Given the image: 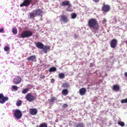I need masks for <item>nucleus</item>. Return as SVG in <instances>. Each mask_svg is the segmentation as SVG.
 <instances>
[{
	"instance_id": "f3484780",
	"label": "nucleus",
	"mask_w": 127,
	"mask_h": 127,
	"mask_svg": "<svg viewBox=\"0 0 127 127\" xmlns=\"http://www.w3.org/2000/svg\"><path fill=\"white\" fill-rule=\"evenodd\" d=\"M62 87L64 88H68L69 87V84L68 82L64 83L63 84Z\"/></svg>"
},
{
	"instance_id": "c9c22d12",
	"label": "nucleus",
	"mask_w": 127,
	"mask_h": 127,
	"mask_svg": "<svg viewBox=\"0 0 127 127\" xmlns=\"http://www.w3.org/2000/svg\"><path fill=\"white\" fill-rule=\"evenodd\" d=\"M100 0H93V1L95 3H97L99 2Z\"/></svg>"
},
{
	"instance_id": "bb28decb",
	"label": "nucleus",
	"mask_w": 127,
	"mask_h": 127,
	"mask_svg": "<svg viewBox=\"0 0 127 127\" xmlns=\"http://www.w3.org/2000/svg\"><path fill=\"white\" fill-rule=\"evenodd\" d=\"M29 91V89L27 88L23 89L22 92V93L23 94H25L27 93Z\"/></svg>"
},
{
	"instance_id": "f257e3e1",
	"label": "nucleus",
	"mask_w": 127,
	"mask_h": 127,
	"mask_svg": "<svg viewBox=\"0 0 127 127\" xmlns=\"http://www.w3.org/2000/svg\"><path fill=\"white\" fill-rule=\"evenodd\" d=\"M88 25L90 29L92 28L95 30L98 29L99 27L97 21L94 18L89 19L88 21Z\"/></svg>"
},
{
	"instance_id": "1a4fd4ad",
	"label": "nucleus",
	"mask_w": 127,
	"mask_h": 127,
	"mask_svg": "<svg viewBox=\"0 0 127 127\" xmlns=\"http://www.w3.org/2000/svg\"><path fill=\"white\" fill-rule=\"evenodd\" d=\"M117 43V42L116 39H113L110 42V46L112 48H115L116 46Z\"/></svg>"
},
{
	"instance_id": "f03ea898",
	"label": "nucleus",
	"mask_w": 127,
	"mask_h": 127,
	"mask_svg": "<svg viewBox=\"0 0 127 127\" xmlns=\"http://www.w3.org/2000/svg\"><path fill=\"white\" fill-rule=\"evenodd\" d=\"M44 13L43 11L40 9H38L36 10L33 11L32 12L30 13L29 19L33 18L37 16H40L42 17Z\"/></svg>"
},
{
	"instance_id": "7c9ffc66",
	"label": "nucleus",
	"mask_w": 127,
	"mask_h": 127,
	"mask_svg": "<svg viewBox=\"0 0 127 127\" xmlns=\"http://www.w3.org/2000/svg\"><path fill=\"white\" fill-rule=\"evenodd\" d=\"M121 102L122 103H126L127 102V98L125 99H122L121 100Z\"/></svg>"
},
{
	"instance_id": "a878e982",
	"label": "nucleus",
	"mask_w": 127,
	"mask_h": 127,
	"mask_svg": "<svg viewBox=\"0 0 127 127\" xmlns=\"http://www.w3.org/2000/svg\"><path fill=\"white\" fill-rule=\"evenodd\" d=\"M22 103V101L21 100H20L18 101H17L16 103V105L17 106H20L21 105Z\"/></svg>"
},
{
	"instance_id": "393cba45",
	"label": "nucleus",
	"mask_w": 127,
	"mask_h": 127,
	"mask_svg": "<svg viewBox=\"0 0 127 127\" xmlns=\"http://www.w3.org/2000/svg\"><path fill=\"white\" fill-rule=\"evenodd\" d=\"M39 127H48V126L45 123H42L40 124Z\"/></svg>"
},
{
	"instance_id": "9b49d317",
	"label": "nucleus",
	"mask_w": 127,
	"mask_h": 127,
	"mask_svg": "<svg viewBox=\"0 0 127 127\" xmlns=\"http://www.w3.org/2000/svg\"><path fill=\"white\" fill-rule=\"evenodd\" d=\"M29 112L31 115H34L37 114V110L35 108H31L30 109Z\"/></svg>"
},
{
	"instance_id": "ddd939ff",
	"label": "nucleus",
	"mask_w": 127,
	"mask_h": 127,
	"mask_svg": "<svg viewBox=\"0 0 127 127\" xmlns=\"http://www.w3.org/2000/svg\"><path fill=\"white\" fill-rule=\"evenodd\" d=\"M42 49V50L44 51V53L46 54L47 53V52L49 51L50 48L49 46L44 45V47Z\"/></svg>"
},
{
	"instance_id": "f704fd0d",
	"label": "nucleus",
	"mask_w": 127,
	"mask_h": 127,
	"mask_svg": "<svg viewBox=\"0 0 127 127\" xmlns=\"http://www.w3.org/2000/svg\"><path fill=\"white\" fill-rule=\"evenodd\" d=\"M106 22V20L105 19H104L102 21V23L103 24H105Z\"/></svg>"
},
{
	"instance_id": "0eeeda50",
	"label": "nucleus",
	"mask_w": 127,
	"mask_h": 127,
	"mask_svg": "<svg viewBox=\"0 0 127 127\" xmlns=\"http://www.w3.org/2000/svg\"><path fill=\"white\" fill-rule=\"evenodd\" d=\"M8 99L7 97L4 96L2 93L0 94V103L3 104Z\"/></svg>"
},
{
	"instance_id": "e433bc0d",
	"label": "nucleus",
	"mask_w": 127,
	"mask_h": 127,
	"mask_svg": "<svg viewBox=\"0 0 127 127\" xmlns=\"http://www.w3.org/2000/svg\"><path fill=\"white\" fill-rule=\"evenodd\" d=\"M4 31V29L2 28L0 29V32H1Z\"/></svg>"
},
{
	"instance_id": "473e14b6",
	"label": "nucleus",
	"mask_w": 127,
	"mask_h": 127,
	"mask_svg": "<svg viewBox=\"0 0 127 127\" xmlns=\"http://www.w3.org/2000/svg\"><path fill=\"white\" fill-rule=\"evenodd\" d=\"M68 105L66 104H64L62 105V107L63 108H66L68 107Z\"/></svg>"
},
{
	"instance_id": "cd10ccee",
	"label": "nucleus",
	"mask_w": 127,
	"mask_h": 127,
	"mask_svg": "<svg viewBox=\"0 0 127 127\" xmlns=\"http://www.w3.org/2000/svg\"><path fill=\"white\" fill-rule=\"evenodd\" d=\"M118 124L122 127L124 126L125 125V123L124 122H122L120 121H118Z\"/></svg>"
},
{
	"instance_id": "7ed1b4c3",
	"label": "nucleus",
	"mask_w": 127,
	"mask_h": 127,
	"mask_svg": "<svg viewBox=\"0 0 127 127\" xmlns=\"http://www.w3.org/2000/svg\"><path fill=\"white\" fill-rule=\"evenodd\" d=\"M33 33L30 31H24L22 32L20 36H19V38H25L28 37L32 35Z\"/></svg>"
},
{
	"instance_id": "58836bf2",
	"label": "nucleus",
	"mask_w": 127,
	"mask_h": 127,
	"mask_svg": "<svg viewBox=\"0 0 127 127\" xmlns=\"http://www.w3.org/2000/svg\"><path fill=\"white\" fill-rule=\"evenodd\" d=\"M74 37L75 39H76L77 37V35L76 34H74Z\"/></svg>"
},
{
	"instance_id": "72a5a7b5",
	"label": "nucleus",
	"mask_w": 127,
	"mask_h": 127,
	"mask_svg": "<svg viewBox=\"0 0 127 127\" xmlns=\"http://www.w3.org/2000/svg\"><path fill=\"white\" fill-rule=\"evenodd\" d=\"M12 88L13 89L16 90H17L18 89V87L16 86L15 85L13 86Z\"/></svg>"
},
{
	"instance_id": "20e7f679",
	"label": "nucleus",
	"mask_w": 127,
	"mask_h": 127,
	"mask_svg": "<svg viewBox=\"0 0 127 127\" xmlns=\"http://www.w3.org/2000/svg\"><path fill=\"white\" fill-rule=\"evenodd\" d=\"M14 113L13 116L15 118L18 119H20L22 116V114L20 111L18 109H16L14 111Z\"/></svg>"
},
{
	"instance_id": "aec40b11",
	"label": "nucleus",
	"mask_w": 127,
	"mask_h": 127,
	"mask_svg": "<svg viewBox=\"0 0 127 127\" xmlns=\"http://www.w3.org/2000/svg\"><path fill=\"white\" fill-rule=\"evenodd\" d=\"M85 126L83 123H78L75 127H84Z\"/></svg>"
},
{
	"instance_id": "423d86ee",
	"label": "nucleus",
	"mask_w": 127,
	"mask_h": 127,
	"mask_svg": "<svg viewBox=\"0 0 127 127\" xmlns=\"http://www.w3.org/2000/svg\"><path fill=\"white\" fill-rule=\"evenodd\" d=\"M59 17L60 18V20L64 23H66L69 21L67 17L65 15L62 14L59 16Z\"/></svg>"
},
{
	"instance_id": "4468645a",
	"label": "nucleus",
	"mask_w": 127,
	"mask_h": 127,
	"mask_svg": "<svg viewBox=\"0 0 127 127\" xmlns=\"http://www.w3.org/2000/svg\"><path fill=\"white\" fill-rule=\"evenodd\" d=\"M36 46L39 49H42L44 47V45L40 42H37L36 44Z\"/></svg>"
},
{
	"instance_id": "c756f323",
	"label": "nucleus",
	"mask_w": 127,
	"mask_h": 127,
	"mask_svg": "<svg viewBox=\"0 0 127 127\" xmlns=\"http://www.w3.org/2000/svg\"><path fill=\"white\" fill-rule=\"evenodd\" d=\"M12 32L14 34H16L17 33V31L16 29L14 28L12 30Z\"/></svg>"
},
{
	"instance_id": "2eb2a0df",
	"label": "nucleus",
	"mask_w": 127,
	"mask_h": 127,
	"mask_svg": "<svg viewBox=\"0 0 127 127\" xmlns=\"http://www.w3.org/2000/svg\"><path fill=\"white\" fill-rule=\"evenodd\" d=\"M36 58V56L35 55L31 56L27 59L28 61H31L32 62L34 61Z\"/></svg>"
},
{
	"instance_id": "a211bd4d",
	"label": "nucleus",
	"mask_w": 127,
	"mask_h": 127,
	"mask_svg": "<svg viewBox=\"0 0 127 127\" xmlns=\"http://www.w3.org/2000/svg\"><path fill=\"white\" fill-rule=\"evenodd\" d=\"M112 89L115 91H118L120 90L119 86L117 85H114Z\"/></svg>"
},
{
	"instance_id": "412c9836",
	"label": "nucleus",
	"mask_w": 127,
	"mask_h": 127,
	"mask_svg": "<svg viewBox=\"0 0 127 127\" xmlns=\"http://www.w3.org/2000/svg\"><path fill=\"white\" fill-rule=\"evenodd\" d=\"M57 100V99L56 98V97H51L50 98V99H48V101L49 102H54V101L56 100Z\"/></svg>"
},
{
	"instance_id": "39448f33",
	"label": "nucleus",
	"mask_w": 127,
	"mask_h": 127,
	"mask_svg": "<svg viewBox=\"0 0 127 127\" xmlns=\"http://www.w3.org/2000/svg\"><path fill=\"white\" fill-rule=\"evenodd\" d=\"M25 98L27 101L32 102L36 99V96H33L31 94L29 93L25 96Z\"/></svg>"
},
{
	"instance_id": "f8f14e48",
	"label": "nucleus",
	"mask_w": 127,
	"mask_h": 127,
	"mask_svg": "<svg viewBox=\"0 0 127 127\" xmlns=\"http://www.w3.org/2000/svg\"><path fill=\"white\" fill-rule=\"evenodd\" d=\"M86 89L84 88H81L79 91L80 94L81 95H84L86 93Z\"/></svg>"
},
{
	"instance_id": "4be33fe9",
	"label": "nucleus",
	"mask_w": 127,
	"mask_h": 127,
	"mask_svg": "<svg viewBox=\"0 0 127 127\" xmlns=\"http://www.w3.org/2000/svg\"><path fill=\"white\" fill-rule=\"evenodd\" d=\"M50 72H55L57 71V68L55 67H53L50 68L49 69Z\"/></svg>"
},
{
	"instance_id": "ea45409f",
	"label": "nucleus",
	"mask_w": 127,
	"mask_h": 127,
	"mask_svg": "<svg viewBox=\"0 0 127 127\" xmlns=\"http://www.w3.org/2000/svg\"><path fill=\"white\" fill-rule=\"evenodd\" d=\"M124 74V75L126 77H127V72H125Z\"/></svg>"
},
{
	"instance_id": "5701e85b",
	"label": "nucleus",
	"mask_w": 127,
	"mask_h": 127,
	"mask_svg": "<svg viewBox=\"0 0 127 127\" xmlns=\"http://www.w3.org/2000/svg\"><path fill=\"white\" fill-rule=\"evenodd\" d=\"M72 6V5L71 4V5L70 6L68 5V7L67 8L66 11H67L72 12L73 11V10L71 9L70 7H71Z\"/></svg>"
},
{
	"instance_id": "6e6552de",
	"label": "nucleus",
	"mask_w": 127,
	"mask_h": 127,
	"mask_svg": "<svg viewBox=\"0 0 127 127\" xmlns=\"http://www.w3.org/2000/svg\"><path fill=\"white\" fill-rule=\"evenodd\" d=\"M103 6L102 7L101 10L104 12H108L110 9V6L108 5H105L104 3Z\"/></svg>"
},
{
	"instance_id": "9d476101",
	"label": "nucleus",
	"mask_w": 127,
	"mask_h": 127,
	"mask_svg": "<svg viewBox=\"0 0 127 127\" xmlns=\"http://www.w3.org/2000/svg\"><path fill=\"white\" fill-rule=\"evenodd\" d=\"M21 81V78L20 76H18L14 78L13 82L15 84H18L20 83Z\"/></svg>"
},
{
	"instance_id": "dca6fc26",
	"label": "nucleus",
	"mask_w": 127,
	"mask_h": 127,
	"mask_svg": "<svg viewBox=\"0 0 127 127\" xmlns=\"http://www.w3.org/2000/svg\"><path fill=\"white\" fill-rule=\"evenodd\" d=\"M71 3L69 1H63L61 5V6H62L64 5H71Z\"/></svg>"
},
{
	"instance_id": "6ab92c4d",
	"label": "nucleus",
	"mask_w": 127,
	"mask_h": 127,
	"mask_svg": "<svg viewBox=\"0 0 127 127\" xmlns=\"http://www.w3.org/2000/svg\"><path fill=\"white\" fill-rule=\"evenodd\" d=\"M62 93L63 95H67L68 94V92L67 90L66 89H63L62 91Z\"/></svg>"
},
{
	"instance_id": "b1692460",
	"label": "nucleus",
	"mask_w": 127,
	"mask_h": 127,
	"mask_svg": "<svg viewBox=\"0 0 127 127\" xmlns=\"http://www.w3.org/2000/svg\"><path fill=\"white\" fill-rule=\"evenodd\" d=\"M59 77L60 79H63L64 78L65 75L63 73H61L59 74Z\"/></svg>"
},
{
	"instance_id": "4c0bfd02",
	"label": "nucleus",
	"mask_w": 127,
	"mask_h": 127,
	"mask_svg": "<svg viewBox=\"0 0 127 127\" xmlns=\"http://www.w3.org/2000/svg\"><path fill=\"white\" fill-rule=\"evenodd\" d=\"M45 76L44 75H43L41 77H40V78L41 79H44L45 78Z\"/></svg>"
},
{
	"instance_id": "2f4dec72",
	"label": "nucleus",
	"mask_w": 127,
	"mask_h": 127,
	"mask_svg": "<svg viewBox=\"0 0 127 127\" xmlns=\"http://www.w3.org/2000/svg\"><path fill=\"white\" fill-rule=\"evenodd\" d=\"M4 50L5 51H8L9 49V47L7 46H5L4 48Z\"/></svg>"
},
{
	"instance_id": "c85d7f7f",
	"label": "nucleus",
	"mask_w": 127,
	"mask_h": 127,
	"mask_svg": "<svg viewBox=\"0 0 127 127\" xmlns=\"http://www.w3.org/2000/svg\"><path fill=\"white\" fill-rule=\"evenodd\" d=\"M71 18L72 19H74L76 17V14L75 13H72L71 14Z\"/></svg>"
}]
</instances>
